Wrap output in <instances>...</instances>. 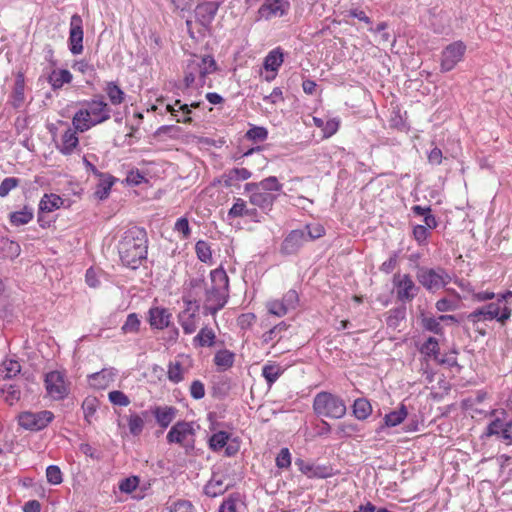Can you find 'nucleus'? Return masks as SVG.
<instances>
[{
	"mask_svg": "<svg viewBox=\"0 0 512 512\" xmlns=\"http://www.w3.org/2000/svg\"><path fill=\"white\" fill-rule=\"evenodd\" d=\"M83 20L75 13L70 18L68 47L73 55H78L83 51Z\"/></svg>",
	"mask_w": 512,
	"mask_h": 512,
	"instance_id": "obj_10",
	"label": "nucleus"
},
{
	"mask_svg": "<svg viewBox=\"0 0 512 512\" xmlns=\"http://www.w3.org/2000/svg\"><path fill=\"white\" fill-rule=\"evenodd\" d=\"M182 299L185 304V310L183 312H186V314H190L189 311L192 309V306H194L193 311H195V313L199 311L200 303L191 291H187Z\"/></svg>",
	"mask_w": 512,
	"mask_h": 512,
	"instance_id": "obj_61",
	"label": "nucleus"
},
{
	"mask_svg": "<svg viewBox=\"0 0 512 512\" xmlns=\"http://www.w3.org/2000/svg\"><path fill=\"white\" fill-rule=\"evenodd\" d=\"M486 436H497L507 445L512 444V421H505L500 417L492 420L486 429Z\"/></svg>",
	"mask_w": 512,
	"mask_h": 512,
	"instance_id": "obj_13",
	"label": "nucleus"
},
{
	"mask_svg": "<svg viewBox=\"0 0 512 512\" xmlns=\"http://www.w3.org/2000/svg\"><path fill=\"white\" fill-rule=\"evenodd\" d=\"M290 3L286 0H265L258 13L266 20L272 17H282L288 13Z\"/></svg>",
	"mask_w": 512,
	"mask_h": 512,
	"instance_id": "obj_14",
	"label": "nucleus"
},
{
	"mask_svg": "<svg viewBox=\"0 0 512 512\" xmlns=\"http://www.w3.org/2000/svg\"><path fill=\"white\" fill-rule=\"evenodd\" d=\"M109 401L117 406H128L130 404L129 397L120 390H113L108 394Z\"/></svg>",
	"mask_w": 512,
	"mask_h": 512,
	"instance_id": "obj_59",
	"label": "nucleus"
},
{
	"mask_svg": "<svg viewBox=\"0 0 512 512\" xmlns=\"http://www.w3.org/2000/svg\"><path fill=\"white\" fill-rule=\"evenodd\" d=\"M148 411L151 412V416H154L157 424L162 428L166 429L175 419L178 409L174 406H154Z\"/></svg>",
	"mask_w": 512,
	"mask_h": 512,
	"instance_id": "obj_18",
	"label": "nucleus"
},
{
	"mask_svg": "<svg viewBox=\"0 0 512 512\" xmlns=\"http://www.w3.org/2000/svg\"><path fill=\"white\" fill-rule=\"evenodd\" d=\"M186 285L189 288L188 291H191L196 296L195 290L198 288L202 289L206 286L204 271L200 273L198 276L190 278L186 282Z\"/></svg>",
	"mask_w": 512,
	"mask_h": 512,
	"instance_id": "obj_63",
	"label": "nucleus"
},
{
	"mask_svg": "<svg viewBox=\"0 0 512 512\" xmlns=\"http://www.w3.org/2000/svg\"><path fill=\"white\" fill-rule=\"evenodd\" d=\"M72 78V74L67 69H62L60 71L54 70L49 75L48 82L51 84L52 89L56 91L60 89L64 84L70 83Z\"/></svg>",
	"mask_w": 512,
	"mask_h": 512,
	"instance_id": "obj_30",
	"label": "nucleus"
},
{
	"mask_svg": "<svg viewBox=\"0 0 512 512\" xmlns=\"http://www.w3.org/2000/svg\"><path fill=\"white\" fill-rule=\"evenodd\" d=\"M502 295L497 302L489 303L469 314L468 318L475 322L480 320H494L504 324L511 317V309L504 303Z\"/></svg>",
	"mask_w": 512,
	"mask_h": 512,
	"instance_id": "obj_5",
	"label": "nucleus"
},
{
	"mask_svg": "<svg viewBox=\"0 0 512 512\" xmlns=\"http://www.w3.org/2000/svg\"><path fill=\"white\" fill-rule=\"evenodd\" d=\"M277 198L275 194L260 190L250 195V203L262 210H271Z\"/></svg>",
	"mask_w": 512,
	"mask_h": 512,
	"instance_id": "obj_25",
	"label": "nucleus"
},
{
	"mask_svg": "<svg viewBox=\"0 0 512 512\" xmlns=\"http://www.w3.org/2000/svg\"><path fill=\"white\" fill-rule=\"evenodd\" d=\"M140 482V479L138 476H130L127 478H124L119 483V490L122 493L131 494L133 491L136 490Z\"/></svg>",
	"mask_w": 512,
	"mask_h": 512,
	"instance_id": "obj_56",
	"label": "nucleus"
},
{
	"mask_svg": "<svg viewBox=\"0 0 512 512\" xmlns=\"http://www.w3.org/2000/svg\"><path fill=\"white\" fill-rule=\"evenodd\" d=\"M218 66L213 56L205 55L200 59L193 55L191 59L186 61L184 67V85L185 88H190L195 82L196 75L199 76L201 86L205 84L207 75L217 71Z\"/></svg>",
	"mask_w": 512,
	"mask_h": 512,
	"instance_id": "obj_4",
	"label": "nucleus"
},
{
	"mask_svg": "<svg viewBox=\"0 0 512 512\" xmlns=\"http://www.w3.org/2000/svg\"><path fill=\"white\" fill-rule=\"evenodd\" d=\"M99 183L96 185L94 196L99 200H105L110 194L112 186L115 184L117 179L109 173H102V176H98Z\"/></svg>",
	"mask_w": 512,
	"mask_h": 512,
	"instance_id": "obj_24",
	"label": "nucleus"
},
{
	"mask_svg": "<svg viewBox=\"0 0 512 512\" xmlns=\"http://www.w3.org/2000/svg\"><path fill=\"white\" fill-rule=\"evenodd\" d=\"M44 383L47 393L55 400H62L69 394L64 372L54 370L46 373Z\"/></svg>",
	"mask_w": 512,
	"mask_h": 512,
	"instance_id": "obj_8",
	"label": "nucleus"
},
{
	"mask_svg": "<svg viewBox=\"0 0 512 512\" xmlns=\"http://www.w3.org/2000/svg\"><path fill=\"white\" fill-rule=\"evenodd\" d=\"M393 284L396 287L397 299L402 302L412 301L418 294L419 288L415 285L410 275L395 274Z\"/></svg>",
	"mask_w": 512,
	"mask_h": 512,
	"instance_id": "obj_11",
	"label": "nucleus"
},
{
	"mask_svg": "<svg viewBox=\"0 0 512 512\" xmlns=\"http://www.w3.org/2000/svg\"><path fill=\"white\" fill-rule=\"evenodd\" d=\"M195 252L197 258L204 263H209L212 260V251L208 242L199 240L195 244Z\"/></svg>",
	"mask_w": 512,
	"mask_h": 512,
	"instance_id": "obj_47",
	"label": "nucleus"
},
{
	"mask_svg": "<svg viewBox=\"0 0 512 512\" xmlns=\"http://www.w3.org/2000/svg\"><path fill=\"white\" fill-rule=\"evenodd\" d=\"M47 482L52 485H59L63 482V474L57 465H49L46 468Z\"/></svg>",
	"mask_w": 512,
	"mask_h": 512,
	"instance_id": "obj_54",
	"label": "nucleus"
},
{
	"mask_svg": "<svg viewBox=\"0 0 512 512\" xmlns=\"http://www.w3.org/2000/svg\"><path fill=\"white\" fill-rule=\"evenodd\" d=\"M283 63V52L280 47L270 51L264 59V68L267 71H277Z\"/></svg>",
	"mask_w": 512,
	"mask_h": 512,
	"instance_id": "obj_33",
	"label": "nucleus"
},
{
	"mask_svg": "<svg viewBox=\"0 0 512 512\" xmlns=\"http://www.w3.org/2000/svg\"><path fill=\"white\" fill-rule=\"evenodd\" d=\"M353 415L358 420L367 419L372 413V406L366 398H357L352 406Z\"/></svg>",
	"mask_w": 512,
	"mask_h": 512,
	"instance_id": "obj_35",
	"label": "nucleus"
},
{
	"mask_svg": "<svg viewBox=\"0 0 512 512\" xmlns=\"http://www.w3.org/2000/svg\"><path fill=\"white\" fill-rule=\"evenodd\" d=\"M0 251V257L12 259L20 254V246L17 242L2 237L0 238Z\"/></svg>",
	"mask_w": 512,
	"mask_h": 512,
	"instance_id": "obj_38",
	"label": "nucleus"
},
{
	"mask_svg": "<svg viewBox=\"0 0 512 512\" xmlns=\"http://www.w3.org/2000/svg\"><path fill=\"white\" fill-rule=\"evenodd\" d=\"M114 376L113 369H102L88 376L89 384L96 389H105L113 381Z\"/></svg>",
	"mask_w": 512,
	"mask_h": 512,
	"instance_id": "obj_23",
	"label": "nucleus"
},
{
	"mask_svg": "<svg viewBox=\"0 0 512 512\" xmlns=\"http://www.w3.org/2000/svg\"><path fill=\"white\" fill-rule=\"evenodd\" d=\"M79 104L85 106V108L79 109L74 114L72 125L80 133L86 132L111 118L112 109L102 95H95L90 100L80 101Z\"/></svg>",
	"mask_w": 512,
	"mask_h": 512,
	"instance_id": "obj_2",
	"label": "nucleus"
},
{
	"mask_svg": "<svg viewBox=\"0 0 512 512\" xmlns=\"http://www.w3.org/2000/svg\"><path fill=\"white\" fill-rule=\"evenodd\" d=\"M229 293L222 291L219 288L211 286L205 289V302L207 303H222L226 305L228 301Z\"/></svg>",
	"mask_w": 512,
	"mask_h": 512,
	"instance_id": "obj_41",
	"label": "nucleus"
},
{
	"mask_svg": "<svg viewBox=\"0 0 512 512\" xmlns=\"http://www.w3.org/2000/svg\"><path fill=\"white\" fill-rule=\"evenodd\" d=\"M444 274L445 271L443 269L435 270L427 267H419L416 277L423 287L434 293L445 286Z\"/></svg>",
	"mask_w": 512,
	"mask_h": 512,
	"instance_id": "obj_9",
	"label": "nucleus"
},
{
	"mask_svg": "<svg viewBox=\"0 0 512 512\" xmlns=\"http://www.w3.org/2000/svg\"><path fill=\"white\" fill-rule=\"evenodd\" d=\"M466 46L462 41L450 44V70L463 59Z\"/></svg>",
	"mask_w": 512,
	"mask_h": 512,
	"instance_id": "obj_45",
	"label": "nucleus"
},
{
	"mask_svg": "<svg viewBox=\"0 0 512 512\" xmlns=\"http://www.w3.org/2000/svg\"><path fill=\"white\" fill-rule=\"evenodd\" d=\"M252 173L246 168H232L222 176L224 186L231 187L238 181L249 179Z\"/></svg>",
	"mask_w": 512,
	"mask_h": 512,
	"instance_id": "obj_26",
	"label": "nucleus"
},
{
	"mask_svg": "<svg viewBox=\"0 0 512 512\" xmlns=\"http://www.w3.org/2000/svg\"><path fill=\"white\" fill-rule=\"evenodd\" d=\"M141 326V321L137 313L128 314L126 321L121 326V331L123 334H136L139 332Z\"/></svg>",
	"mask_w": 512,
	"mask_h": 512,
	"instance_id": "obj_46",
	"label": "nucleus"
},
{
	"mask_svg": "<svg viewBox=\"0 0 512 512\" xmlns=\"http://www.w3.org/2000/svg\"><path fill=\"white\" fill-rule=\"evenodd\" d=\"M172 314L164 307H151L148 311V322L153 329L163 330L169 327Z\"/></svg>",
	"mask_w": 512,
	"mask_h": 512,
	"instance_id": "obj_17",
	"label": "nucleus"
},
{
	"mask_svg": "<svg viewBox=\"0 0 512 512\" xmlns=\"http://www.w3.org/2000/svg\"><path fill=\"white\" fill-rule=\"evenodd\" d=\"M194 435V429L191 423L186 421H178L175 423L169 432L167 433L166 439L169 444L176 443L184 447L186 454L194 449V439L186 441L189 436Z\"/></svg>",
	"mask_w": 512,
	"mask_h": 512,
	"instance_id": "obj_7",
	"label": "nucleus"
},
{
	"mask_svg": "<svg viewBox=\"0 0 512 512\" xmlns=\"http://www.w3.org/2000/svg\"><path fill=\"white\" fill-rule=\"evenodd\" d=\"M267 310L269 314L277 316V317H283L287 314V312L284 309V306L282 303L279 302V300H272L268 301L266 304Z\"/></svg>",
	"mask_w": 512,
	"mask_h": 512,
	"instance_id": "obj_64",
	"label": "nucleus"
},
{
	"mask_svg": "<svg viewBox=\"0 0 512 512\" xmlns=\"http://www.w3.org/2000/svg\"><path fill=\"white\" fill-rule=\"evenodd\" d=\"M216 335L211 328L203 327L194 337L193 343L199 347H212L215 344Z\"/></svg>",
	"mask_w": 512,
	"mask_h": 512,
	"instance_id": "obj_36",
	"label": "nucleus"
},
{
	"mask_svg": "<svg viewBox=\"0 0 512 512\" xmlns=\"http://www.w3.org/2000/svg\"><path fill=\"white\" fill-rule=\"evenodd\" d=\"M78 130L68 127L61 137V144L56 145L59 152L63 155H71L79 145V138L77 136Z\"/></svg>",
	"mask_w": 512,
	"mask_h": 512,
	"instance_id": "obj_21",
	"label": "nucleus"
},
{
	"mask_svg": "<svg viewBox=\"0 0 512 512\" xmlns=\"http://www.w3.org/2000/svg\"><path fill=\"white\" fill-rule=\"evenodd\" d=\"M150 417L151 412L148 410H143L140 413L130 410L129 415L127 416V425L130 434L135 437L139 436L143 432L145 421L150 419Z\"/></svg>",
	"mask_w": 512,
	"mask_h": 512,
	"instance_id": "obj_20",
	"label": "nucleus"
},
{
	"mask_svg": "<svg viewBox=\"0 0 512 512\" xmlns=\"http://www.w3.org/2000/svg\"><path fill=\"white\" fill-rule=\"evenodd\" d=\"M20 183V180L15 177H7L0 184V197H6L9 192L16 188Z\"/></svg>",
	"mask_w": 512,
	"mask_h": 512,
	"instance_id": "obj_60",
	"label": "nucleus"
},
{
	"mask_svg": "<svg viewBox=\"0 0 512 512\" xmlns=\"http://www.w3.org/2000/svg\"><path fill=\"white\" fill-rule=\"evenodd\" d=\"M289 325L285 321H281L280 323L274 325L271 329L266 331L262 335V342L264 344H268L274 339H277L279 341L283 338L282 332L286 331L288 329Z\"/></svg>",
	"mask_w": 512,
	"mask_h": 512,
	"instance_id": "obj_42",
	"label": "nucleus"
},
{
	"mask_svg": "<svg viewBox=\"0 0 512 512\" xmlns=\"http://www.w3.org/2000/svg\"><path fill=\"white\" fill-rule=\"evenodd\" d=\"M25 76L22 72H18L15 77L14 86L10 94L9 103L15 109L20 108L25 101Z\"/></svg>",
	"mask_w": 512,
	"mask_h": 512,
	"instance_id": "obj_22",
	"label": "nucleus"
},
{
	"mask_svg": "<svg viewBox=\"0 0 512 512\" xmlns=\"http://www.w3.org/2000/svg\"><path fill=\"white\" fill-rule=\"evenodd\" d=\"M420 352L426 356L433 357L438 360L439 344L436 338L429 337L421 346Z\"/></svg>",
	"mask_w": 512,
	"mask_h": 512,
	"instance_id": "obj_49",
	"label": "nucleus"
},
{
	"mask_svg": "<svg viewBox=\"0 0 512 512\" xmlns=\"http://www.w3.org/2000/svg\"><path fill=\"white\" fill-rule=\"evenodd\" d=\"M406 317V307L404 305L389 310L386 318L388 327L397 328L402 320Z\"/></svg>",
	"mask_w": 512,
	"mask_h": 512,
	"instance_id": "obj_43",
	"label": "nucleus"
},
{
	"mask_svg": "<svg viewBox=\"0 0 512 512\" xmlns=\"http://www.w3.org/2000/svg\"><path fill=\"white\" fill-rule=\"evenodd\" d=\"M223 483L221 480L217 481H209L204 487V493L208 497L214 498L220 494H223L226 491V488H223Z\"/></svg>",
	"mask_w": 512,
	"mask_h": 512,
	"instance_id": "obj_57",
	"label": "nucleus"
},
{
	"mask_svg": "<svg viewBox=\"0 0 512 512\" xmlns=\"http://www.w3.org/2000/svg\"><path fill=\"white\" fill-rule=\"evenodd\" d=\"M245 495L240 492H232L225 497L217 512H242L246 508Z\"/></svg>",
	"mask_w": 512,
	"mask_h": 512,
	"instance_id": "obj_19",
	"label": "nucleus"
},
{
	"mask_svg": "<svg viewBox=\"0 0 512 512\" xmlns=\"http://www.w3.org/2000/svg\"><path fill=\"white\" fill-rule=\"evenodd\" d=\"M231 436V433L226 431L215 432L209 437L208 446L212 451L218 452L227 445Z\"/></svg>",
	"mask_w": 512,
	"mask_h": 512,
	"instance_id": "obj_32",
	"label": "nucleus"
},
{
	"mask_svg": "<svg viewBox=\"0 0 512 512\" xmlns=\"http://www.w3.org/2000/svg\"><path fill=\"white\" fill-rule=\"evenodd\" d=\"M281 374L282 371L276 365H264L262 368V376L266 380L268 386L274 384Z\"/></svg>",
	"mask_w": 512,
	"mask_h": 512,
	"instance_id": "obj_51",
	"label": "nucleus"
},
{
	"mask_svg": "<svg viewBox=\"0 0 512 512\" xmlns=\"http://www.w3.org/2000/svg\"><path fill=\"white\" fill-rule=\"evenodd\" d=\"M295 465L308 478H328L333 475L332 468L326 465H314L301 458L295 460Z\"/></svg>",
	"mask_w": 512,
	"mask_h": 512,
	"instance_id": "obj_15",
	"label": "nucleus"
},
{
	"mask_svg": "<svg viewBox=\"0 0 512 512\" xmlns=\"http://www.w3.org/2000/svg\"><path fill=\"white\" fill-rule=\"evenodd\" d=\"M313 411L318 416L340 419L345 416V401L331 392L321 391L314 396Z\"/></svg>",
	"mask_w": 512,
	"mask_h": 512,
	"instance_id": "obj_3",
	"label": "nucleus"
},
{
	"mask_svg": "<svg viewBox=\"0 0 512 512\" xmlns=\"http://www.w3.org/2000/svg\"><path fill=\"white\" fill-rule=\"evenodd\" d=\"M120 261L123 266L136 270L147 259L148 236L143 227L132 226L121 236L117 244Z\"/></svg>",
	"mask_w": 512,
	"mask_h": 512,
	"instance_id": "obj_1",
	"label": "nucleus"
},
{
	"mask_svg": "<svg viewBox=\"0 0 512 512\" xmlns=\"http://www.w3.org/2000/svg\"><path fill=\"white\" fill-rule=\"evenodd\" d=\"M439 320H441V321L448 320V315H441V316H439L438 319H436L435 317L423 316L422 325L426 330L433 332L435 334H440V333H442V327L439 323Z\"/></svg>",
	"mask_w": 512,
	"mask_h": 512,
	"instance_id": "obj_48",
	"label": "nucleus"
},
{
	"mask_svg": "<svg viewBox=\"0 0 512 512\" xmlns=\"http://www.w3.org/2000/svg\"><path fill=\"white\" fill-rule=\"evenodd\" d=\"M407 414V408L402 404L398 410L391 411L385 415L384 424L387 427H395L404 421Z\"/></svg>",
	"mask_w": 512,
	"mask_h": 512,
	"instance_id": "obj_39",
	"label": "nucleus"
},
{
	"mask_svg": "<svg viewBox=\"0 0 512 512\" xmlns=\"http://www.w3.org/2000/svg\"><path fill=\"white\" fill-rule=\"evenodd\" d=\"M55 416L49 410H42L39 412L24 411L18 416V424L29 431H40L46 428Z\"/></svg>",
	"mask_w": 512,
	"mask_h": 512,
	"instance_id": "obj_6",
	"label": "nucleus"
},
{
	"mask_svg": "<svg viewBox=\"0 0 512 512\" xmlns=\"http://www.w3.org/2000/svg\"><path fill=\"white\" fill-rule=\"evenodd\" d=\"M167 377L171 382L175 384L180 383L184 379L183 367L179 361L169 363Z\"/></svg>",
	"mask_w": 512,
	"mask_h": 512,
	"instance_id": "obj_50",
	"label": "nucleus"
},
{
	"mask_svg": "<svg viewBox=\"0 0 512 512\" xmlns=\"http://www.w3.org/2000/svg\"><path fill=\"white\" fill-rule=\"evenodd\" d=\"M245 212H246V202L241 198H237L236 202L229 209L227 216L229 219H235L238 217H243Z\"/></svg>",
	"mask_w": 512,
	"mask_h": 512,
	"instance_id": "obj_58",
	"label": "nucleus"
},
{
	"mask_svg": "<svg viewBox=\"0 0 512 512\" xmlns=\"http://www.w3.org/2000/svg\"><path fill=\"white\" fill-rule=\"evenodd\" d=\"M276 466L287 469L291 466V454L288 448H282L276 457Z\"/></svg>",
	"mask_w": 512,
	"mask_h": 512,
	"instance_id": "obj_62",
	"label": "nucleus"
},
{
	"mask_svg": "<svg viewBox=\"0 0 512 512\" xmlns=\"http://www.w3.org/2000/svg\"><path fill=\"white\" fill-rule=\"evenodd\" d=\"M251 141H265L268 137V130L262 126H253L245 134Z\"/></svg>",
	"mask_w": 512,
	"mask_h": 512,
	"instance_id": "obj_55",
	"label": "nucleus"
},
{
	"mask_svg": "<svg viewBox=\"0 0 512 512\" xmlns=\"http://www.w3.org/2000/svg\"><path fill=\"white\" fill-rule=\"evenodd\" d=\"M103 90L106 93L111 105L117 106V105L122 104L125 101L126 94L120 88V86L118 85L117 82H115V81L106 82V85Z\"/></svg>",
	"mask_w": 512,
	"mask_h": 512,
	"instance_id": "obj_27",
	"label": "nucleus"
},
{
	"mask_svg": "<svg viewBox=\"0 0 512 512\" xmlns=\"http://www.w3.org/2000/svg\"><path fill=\"white\" fill-rule=\"evenodd\" d=\"M220 3L216 1H203L195 8V15L199 23L203 26H208L214 20Z\"/></svg>",
	"mask_w": 512,
	"mask_h": 512,
	"instance_id": "obj_16",
	"label": "nucleus"
},
{
	"mask_svg": "<svg viewBox=\"0 0 512 512\" xmlns=\"http://www.w3.org/2000/svg\"><path fill=\"white\" fill-rule=\"evenodd\" d=\"M64 203V200L57 194H44L39 202V209L41 212H52L59 209Z\"/></svg>",
	"mask_w": 512,
	"mask_h": 512,
	"instance_id": "obj_29",
	"label": "nucleus"
},
{
	"mask_svg": "<svg viewBox=\"0 0 512 512\" xmlns=\"http://www.w3.org/2000/svg\"><path fill=\"white\" fill-rule=\"evenodd\" d=\"M211 286L229 293V277L222 266L210 272Z\"/></svg>",
	"mask_w": 512,
	"mask_h": 512,
	"instance_id": "obj_28",
	"label": "nucleus"
},
{
	"mask_svg": "<svg viewBox=\"0 0 512 512\" xmlns=\"http://www.w3.org/2000/svg\"><path fill=\"white\" fill-rule=\"evenodd\" d=\"M99 407V400L96 397H86L81 405L84 413V420L90 425L92 423V417L95 415Z\"/></svg>",
	"mask_w": 512,
	"mask_h": 512,
	"instance_id": "obj_40",
	"label": "nucleus"
},
{
	"mask_svg": "<svg viewBox=\"0 0 512 512\" xmlns=\"http://www.w3.org/2000/svg\"><path fill=\"white\" fill-rule=\"evenodd\" d=\"M304 235V230L295 229L291 230L283 239L279 252L283 256L296 255L301 248L307 243Z\"/></svg>",
	"mask_w": 512,
	"mask_h": 512,
	"instance_id": "obj_12",
	"label": "nucleus"
},
{
	"mask_svg": "<svg viewBox=\"0 0 512 512\" xmlns=\"http://www.w3.org/2000/svg\"><path fill=\"white\" fill-rule=\"evenodd\" d=\"M21 372V365L13 359H6L0 366V380L10 379Z\"/></svg>",
	"mask_w": 512,
	"mask_h": 512,
	"instance_id": "obj_34",
	"label": "nucleus"
},
{
	"mask_svg": "<svg viewBox=\"0 0 512 512\" xmlns=\"http://www.w3.org/2000/svg\"><path fill=\"white\" fill-rule=\"evenodd\" d=\"M33 209L24 206L19 211H14L9 214V221L13 226H21L29 223L33 219Z\"/></svg>",
	"mask_w": 512,
	"mask_h": 512,
	"instance_id": "obj_31",
	"label": "nucleus"
},
{
	"mask_svg": "<svg viewBox=\"0 0 512 512\" xmlns=\"http://www.w3.org/2000/svg\"><path fill=\"white\" fill-rule=\"evenodd\" d=\"M261 190L271 193L273 191L280 192L283 185L278 181L277 177L269 176L260 181Z\"/></svg>",
	"mask_w": 512,
	"mask_h": 512,
	"instance_id": "obj_53",
	"label": "nucleus"
},
{
	"mask_svg": "<svg viewBox=\"0 0 512 512\" xmlns=\"http://www.w3.org/2000/svg\"><path fill=\"white\" fill-rule=\"evenodd\" d=\"M178 317L185 334H192L196 331L197 324L195 311H192L190 314H186V312H181L179 313Z\"/></svg>",
	"mask_w": 512,
	"mask_h": 512,
	"instance_id": "obj_44",
	"label": "nucleus"
},
{
	"mask_svg": "<svg viewBox=\"0 0 512 512\" xmlns=\"http://www.w3.org/2000/svg\"><path fill=\"white\" fill-rule=\"evenodd\" d=\"M235 354L227 349H222L216 352L214 356V364L222 370H227L234 365Z\"/></svg>",
	"mask_w": 512,
	"mask_h": 512,
	"instance_id": "obj_37",
	"label": "nucleus"
},
{
	"mask_svg": "<svg viewBox=\"0 0 512 512\" xmlns=\"http://www.w3.org/2000/svg\"><path fill=\"white\" fill-rule=\"evenodd\" d=\"M304 230V235L306 236L307 242L314 241L318 238H321L325 235V229L322 225L316 224V225H305V227L302 229Z\"/></svg>",
	"mask_w": 512,
	"mask_h": 512,
	"instance_id": "obj_52",
	"label": "nucleus"
}]
</instances>
